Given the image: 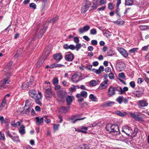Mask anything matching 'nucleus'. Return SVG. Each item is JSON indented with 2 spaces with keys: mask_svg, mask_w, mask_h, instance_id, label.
Listing matches in <instances>:
<instances>
[{
  "mask_svg": "<svg viewBox=\"0 0 149 149\" xmlns=\"http://www.w3.org/2000/svg\"><path fill=\"white\" fill-rule=\"evenodd\" d=\"M22 52L20 50H18L16 54L14 56V59L18 58L19 57L21 56Z\"/></svg>",
  "mask_w": 149,
  "mask_h": 149,
  "instance_id": "obj_32",
  "label": "nucleus"
},
{
  "mask_svg": "<svg viewBox=\"0 0 149 149\" xmlns=\"http://www.w3.org/2000/svg\"><path fill=\"white\" fill-rule=\"evenodd\" d=\"M117 91L120 93V94H123L124 93V91L120 87H118V90H117L116 91Z\"/></svg>",
  "mask_w": 149,
  "mask_h": 149,
  "instance_id": "obj_52",
  "label": "nucleus"
},
{
  "mask_svg": "<svg viewBox=\"0 0 149 149\" xmlns=\"http://www.w3.org/2000/svg\"><path fill=\"white\" fill-rule=\"evenodd\" d=\"M81 43H78L76 45V46H74V49H76L77 51H78L81 48Z\"/></svg>",
  "mask_w": 149,
  "mask_h": 149,
  "instance_id": "obj_38",
  "label": "nucleus"
},
{
  "mask_svg": "<svg viewBox=\"0 0 149 149\" xmlns=\"http://www.w3.org/2000/svg\"><path fill=\"white\" fill-rule=\"evenodd\" d=\"M130 116H131V117L134 118L135 120L136 119L137 115L138 114L136 115L134 113H130Z\"/></svg>",
  "mask_w": 149,
  "mask_h": 149,
  "instance_id": "obj_58",
  "label": "nucleus"
},
{
  "mask_svg": "<svg viewBox=\"0 0 149 149\" xmlns=\"http://www.w3.org/2000/svg\"><path fill=\"white\" fill-rule=\"evenodd\" d=\"M132 130L130 127L127 125L123 126L122 128V132L125 133L127 135L130 136Z\"/></svg>",
  "mask_w": 149,
  "mask_h": 149,
  "instance_id": "obj_7",
  "label": "nucleus"
},
{
  "mask_svg": "<svg viewBox=\"0 0 149 149\" xmlns=\"http://www.w3.org/2000/svg\"><path fill=\"white\" fill-rule=\"evenodd\" d=\"M13 64V63L12 61H10L7 64L6 66V68H8V69H10L12 68L11 65H12Z\"/></svg>",
  "mask_w": 149,
  "mask_h": 149,
  "instance_id": "obj_43",
  "label": "nucleus"
},
{
  "mask_svg": "<svg viewBox=\"0 0 149 149\" xmlns=\"http://www.w3.org/2000/svg\"><path fill=\"white\" fill-rule=\"evenodd\" d=\"M107 54V56H112L114 54L112 49H110L108 50Z\"/></svg>",
  "mask_w": 149,
  "mask_h": 149,
  "instance_id": "obj_39",
  "label": "nucleus"
},
{
  "mask_svg": "<svg viewBox=\"0 0 149 149\" xmlns=\"http://www.w3.org/2000/svg\"><path fill=\"white\" fill-rule=\"evenodd\" d=\"M135 120L139 122H143V118L141 117V116L139 115H137Z\"/></svg>",
  "mask_w": 149,
  "mask_h": 149,
  "instance_id": "obj_41",
  "label": "nucleus"
},
{
  "mask_svg": "<svg viewBox=\"0 0 149 149\" xmlns=\"http://www.w3.org/2000/svg\"><path fill=\"white\" fill-rule=\"evenodd\" d=\"M123 96H119L116 99V101L120 104H121L123 102Z\"/></svg>",
  "mask_w": 149,
  "mask_h": 149,
  "instance_id": "obj_40",
  "label": "nucleus"
},
{
  "mask_svg": "<svg viewBox=\"0 0 149 149\" xmlns=\"http://www.w3.org/2000/svg\"><path fill=\"white\" fill-rule=\"evenodd\" d=\"M53 57L55 60L58 61H60L63 58V56L61 53H56L54 54Z\"/></svg>",
  "mask_w": 149,
  "mask_h": 149,
  "instance_id": "obj_18",
  "label": "nucleus"
},
{
  "mask_svg": "<svg viewBox=\"0 0 149 149\" xmlns=\"http://www.w3.org/2000/svg\"><path fill=\"white\" fill-rule=\"evenodd\" d=\"M97 31L95 29H91L90 31V34L92 35H95L97 33Z\"/></svg>",
  "mask_w": 149,
  "mask_h": 149,
  "instance_id": "obj_42",
  "label": "nucleus"
},
{
  "mask_svg": "<svg viewBox=\"0 0 149 149\" xmlns=\"http://www.w3.org/2000/svg\"><path fill=\"white\" fill-rule=\"evenodd\" d=\"M90 29V27L88 25L84 26L83 27L79 29V32L80 33H82L84 32L88 31Z\"/></svg>",
  "mask_w": 149,
  "mask_h": 149,
  "instance_id": "obj_15",
  "label": "nucleus"
},
{
  "mask_svg": "<svg viewBox=\"0 0 149 149\" xmlns=\"http://www.w3.org/2000/svg\"><path fill=\"white\" fill-rule=\"evenodd\" d=\"M70 109V107H63L61 106L59 108V111L62 113H66Z\"/></svg>",
  "mask_w": 149,
  "mask_h": 149,
  "instance_id": "obj_16",
  "label": "nucleus"
},
{
  "mask_svg": "<svg viewBox=\"0 0 149 149\" xmlns=\"http://www.w3.org/2000/svg\"><path fill=\"white\" fill-rule=\"evenodd\" d=\"M98 0H93V6H91V7L93 8V10L96 9L98 7V3L97 2Z\"/></svg>",
  "mask_w": 149,
  "mask_h": 149,
  "instance_id": "obj_31",
  "label": "nucleus"
},
{
  "mask_svg": "<svg viewBox=\"0 0 149 149\" xmlns=\"http://www.w3.org/2000/svg\"><path fill=\"white\" fill-rule=\"evenodd\" d=\"M144 92V90L141 89V90H139L138 91H134L133 93L135 97H139L142 96Z\"/></svg>",
  "mask_w": 149,
  "mask_h": 149,
  "instance_id": "obj_12",
  "label": "nucleus"
},
{
  "mask_svg": "<svg viewBox=\"0 0 149 149\" xmlns=\"http://www.w3.org/2000/svg\"><path fill=\"white\" fill-rule=\"evenodd\" d=\"M78 149H89V148L87 144H84L81 145Z\"/></svg>",
  "mask_w": 149,
  "mask_h": 149,
  "instance_id": "obj_34",
  "label": "nucleus"
},
{
  "mask_svg": "<svg viewBox=\"0 0 149 149\" xmlns=\"http://www.w3.org/2000/svg\"><path fill=\"white\" fill-rule=\"evenodd\" d=\"M58 80L56 78H55L53 79L52 80V82L53 84L54 85H57L58 83Z\"/></svg>",
  "mask_w": 149,
  "mask_h": 149,
  "instance_id": "obj_47",
  "label": "nucleus"
},
{
  "mask_svg": "<svg viewBox=\"0 0 149 149\" xmlns=\"http://www.w3.org/2000/svg\"><path fill=\"white\" fill-rule=\"evenodd\" d=\"M138 49V48H134L130 49L129 52L130 53H135V52H136L137 50Z\"/></svg>",
  "mask_w": 149,
  "mask_h": 149,
  "instance_id": "obj_49",
  "label": "nucleus"
},
{
  "mask_svg": "<svg viewBox=\"0 0 149 149\" xmlns=\"http://www.w3.org/2000/svg\"><path fill=\"white\" fill-rule=\"evenodd\" d=\"M32 84L31 81L28 82L27 81H25L22 85L21 88L23 89L27 88Z\"/></svg>",
  "mask_w": 149,
  "mask_h": 149,
  "instance_id": "obj_19",
  "label": "nucleus"
},
{
  "mask_svg": "<svg viewBox=\"0 0 149 149\" xmlns=\"http://www.w3.org/2000/svg\"><path fill=\"white\" fill-rule=\"evenodd\" d=\"M44 121L47 123H49L51 122V120L49 119H47V116H46L44 117Z\"/></svg>",
  "mask_w": 149,
  "mask_h": 149,
  "instance_id": "obj_45",
  "label": "nucleus"
},
{
  "mask_svg": "<svg viewBox=\"0 0 149 149\" xmlns=\"http://www.w3.org/2000/svg\"><path fill=\"white\" fill-rule=\"evenodd\" d=\"M118 50L120 53L125 58H126L128 56V54L127 51L123 48L118 47Z\"/></svg>",
  "mask_w": 149,
  "mask_h": 149,
  "instance_id": "obj_10",
  "label": "nucleus"
},
{
  "mask_svg": "<svg viewBox=\"0 0 149 149\" xmlns=\"http://www.w3.org/2000/svg\"><path fill=\"white\" fill-rule=\"evenodd\" d=\"M10 80L8 78H5L1 80L0 81V88H7L8 86L7 84H10Z\"/></svg>",
  "mask_w": 149,
  "mask_h": 149,
  "instance_id": "obj_5",
  "label": "nucleus"
},
{
  "mask_svg": "<svg viewBox=\"0 0 149 149\" xmlns=\"http://www.w3.org/2000/svg\"><path fill=\"white\" fill-rule=\"evenodd\" d=\"M63 48L65 49H70L72 50H74V45L72 44L69 45L68 44H65L63 45Z\"/></svg>",
  "mask_w": 149,
  "mask_h": 149,
  "instance_id": "obj_22",
  "label": "nucleus"
},
{
  "mask_svg": "<svg viewBox=\"0 0 149 149\" xmlns=\"http://www.w3.org/2000/svg\"><path fill=\"white\" fill-rule=\"evenodd\" d=\"M132 131H133L132 130ZM138 131V129L137 128H135L134 130V132H133V131L131 132V134L130 136L133 137L135 136L137 132Z\"/></svg>",
  "mask_w": 149,
  "mask_h": 149,
  "instance_id": "obj_37",
  "label": "nucleus"
},
{
  "mask_svg": "<svg viewBox=\"0 0 149 149\" xmlns=\"http://www.w3.org/2000/svg\"><path fill=\"white\" fill-rule=\"evenodd\" d=\"M64 65L60 64H53L50 65V68L52 69L56 67H60L64 66Z\"/></svg>",
  "mask_w": 149,
  "mask_h": 149,
  "instance_id": "obj_30",
  "label": "nucleus"
},
{
  "mask_svg": "<svg viewBox=\"0 0 149 149\" xmlns=\"http://www.w3.org/2000/svg\"><path fill=\"white\" fill-rule=\"evenodd\" d=\"M118 76L119 77L123 79H125L126 77L125 74L123 72L120 73L118 74Z\"/></svg>",
  "mask_w": 149,
  "mask_h": 149,
  "instance_id": "obj_44",
  "label": "nucleus"
},
{
  "mask_svg": "<svg viewBox=\"0 0 149 149\" xmlns=\"http://www.w3.org/2000/svg\"><path fill=\"white\" fill-rule=\"evenodd\" d=\"M89 97L90 99H91L93 101H95L96 100V98L93 94H90L89 95Z\"/></svg>",
  "mask_w": 149,
  "mask_h": 149,
  "instance_id": "obj_46",
  "label": "nucleus"
},
{
  "mask_svg": "<svg viewBox=\"0 0 149 149\" xmlns=\"http://www.w3.org/2000/svg\"><path fill=\"white\" fill-rule=\"evenodd\" d=\"M118 87L110 86L108 88L107 94L109 96L111 97L115 95V91L118 90Z\"/></svg>",
  "mask_w": 149,
  "mask_h": 149,
  "instance_id": "obj_4",
  "label": "nucleus"
},
{
  "mask_svg": "<svg viewBox=\"0 0 149 149\" xmlns=\"http://www.w3.org/2000/svg\"><path fill=\"white\" fill-rule=\"evenodd\" d=\"M74 41L76 44L79 43V40L77 37H74Z\"/></svg>",
  "mask_w": 149,
  "mask_h": 149,
  "instance_id": "obj_56",
  "label": "nucleus"
},
{
  "mask_svg": "<svg viewBox=\"0 0 149 149\" xmlns=\"http://www.w3.org/2000/svg\"><path fill=\"white\" fill-rule=\"evenodd\" d=\"M115 113L118 115L120 116L123 117H124L127 114V113L124 112L123 113H122L119 111H115Z\"/></svg>",
  "mask_w": 149,
  "mask_h": 149,
  "instance_id": "obj_29",
  "label": "nucleus"
},
{
  "mask_svg": "<svg viewBox=\"0 0 149 149\" xmlns=\"http://www.w3.org/2000/svg\"><path fill=\"white\" fill-rule=\"evenodd\" d=\"M10 120L9 119L5 118L4 121V123L5 124L9 123Z\"/></svg>",
  "mask_w": 149,
  "mask_h": 149,
  "instance_id": "obj_62",
  "label": "nucleus"
},
{
  "mask_svg": "<svg viewBox=\"0 0 149 149\" xmlns=\"http://www.w3.org/2000/svg\"><path fill=\"white\" fill-rule=\"evenodd\" d=\"M15 142H19L20 140L19 137L17 136H12L11 138Z\"/></svg>",
  "mask_w": 149,
  "mask_h": 149,
  "instance_id": "obj_36",
  "label": "nucleus"
},
{
  "mask_svg": "<svg viewBox=\"0 0 149 149\" xmlns=\"http://www.w3.org/2000/svg\"><path fill=\"white\" fill-rule=\"evenodd\" d=\"M45 96L46 98L48 99H50L52 96V90H50L49 88L46 89V91H45Z\"/></svg>",
  "mask_w": 149,
  "mask_h": 149,
  "instance_id": "obj_17",
  "label": "nucleus"
},
{
  "mask_svg": "<svg viewBox=\"0 0 149 149\" xmlns=\"http://www.w3.org/2000/svg\"><path fill=\"white\" fill-rule=\"evenodd\" d=\"M81 77V73L79 72H76L72 76L71 80L72 82L76 83L82 79Z\"/></svg>",
  "mask_w": 149,
  "mask_h": 149,
  "instance_id": "obj_3",
  "label": "nucleus"
},
{
  "mask_svg": "<svg viewBox=\"0 0 149 149\" xmlns=\"http://www.w3.org/2000/svg\"><path fill=\"white\" fill-rule=\"evenodd\" d=\"M25 127L23 125H22L19 129V131L20 134L23 135L25 133Z\"/></svg>",
  "mask_w": 149,
  "mask_h": 149,
  "instance_id": "obj_25",
  "label": "nucleus"
},
{
  "mask_svg": "<svg viewBox=\"0 0 149 149\" xmlns=\"http://www.w3.org/2000/svg\"><path fill=\"white\" fill-rule=\"evenodd\" d=\"M58 97L62 99H63L65 98V93L61 90L58 91L57 92Z\"/></svg>",
  "mask_w": 149,
  "mask_h": 149,
  "instance_id": "obj_26",
  "label": "nucleus"
},
{
  "mask_svg": "<svg viewBox=\"0 0 149 149\" xmlns=\"http://www.w3.org/2000/svg\"><path fill=\"white\" fill-rule=\"evenodd\" d=\"M97 44V42L96 40H92L91 41V44L93 45H96Z\"/></svg>",
  "mask_w": 149,
  "mask_h": 149,
  "instance_id": "obj_55",
  "label": "nucleus"
},
{
  "mask_svg": "<svg viewBox=\"0 0 149 149\" xmlns=\"http://www.w3.org/2000/svg\"><path fill=\"white\" fill-rule=\"evenodd\" d=\"M129 85L132 88H134L135 86V83L134 81L130 82L129 83Z\"/></svg>",
  "mask_w": 149,
  "mask_h": 149,
  "instance_id": "obj_53",
  "label": "nucleus"
},
{
  "mask_svg": "<svg viewBox=\"0 0 149 149\" xmlns=\"http://www.w3.org/2000/svg\"><path fill=\"white\" fill-rule=\"evenodd\" d=\"M29 95L32 98H33L35 101V102L40 106L42 104L40 101L42 100V95L40 92L38 93L37 94L36 91L34 90H31L29 92Z\"/></svg>",
  "mask_w": 149,
  "mask_h": 149,
  "instance_id": "obj_1",
  "label": "nucleus"
},
{
  "mask_svg": "<svg viewBox=\"0 0 149 149\" xmlns=\"http://www.w3.org/2000/svg\"><path fill=\"white\" fill-rule=\"evenodd\" d=\"M47 29V27L44 25L42 27V29L40 30L38 35V38H41L45 33Z\"/></svg>",
  "mask_w": 149,
  "mask_h": 149,
  "instance_id": "obj_11",
  "label": "nucleus"
},
{
  "mask_svg": "<svg viewBox=\"0 0 149 149\" xmlns=\"http://www.w3.org/2000/svg\"><path fill=\"white\" fill-rule=\"evenodd\" d=\"M59 17L58 16H56L54 17L52 19H51L50 20V22L52 23L53 24L56 22L58 19Z\"/></svg>",
  "mask_w": 149,
  "mask_h": 149,
  "instance_id": "obj_35",
  "label": "nucleus"
},
{
  "mask_svg": "<svg viewBox=\"0 0 149 149\" xmlns=\"http://www.w3.org/2000/svg\"><path fill=\"white\" fill-rule=\"evenodd\" d=\"M44 117L40 118L39 117H37L36 118V124L37 125H39L42 123L44 120Z\"/></svg>",
  "mask_w": 149,
  "mask_h": 149,
  "instance_id": "obj_23",
  "label": "nucleus"
},
{
  "mask_svg": "<svg viewBox=\"0 0 149 149\" xmlns=\"http://www.w3.org/2000/svg\"><path fill=\"white\" fill-rule=\"evenodd\" d=\"M76 116H77V115H74L72 116L69 119V120H71V123H74L77 121L82 120L84 119L85 118H86L85 117V118H82L75 119V117Z\"/></svg>",
  "mask_w": 149,
  "mask_h": 149,
  "instance_id": "obj_20",
  "label": "nucleus"
},
{
  "mask_svg": "<svg viewBox=\"0 0 149 149\" xmlns=\"http://www.w3.org/2000/svg\"><path fill=\"white\" fill-rule=\"evenodd\" d=\"M6 134L7 136L11 138L12 136L11 135L10 132L8 130H7L6 132Z\"/></svg>",
  "mask_w": 149,
  "mask_h": 149,
  "instance_id": "obj_60",
  "label": "nucleus"
},
{
  "mask_svg": "<svg viewBox=\"0 0 149 149\" xmlns=\"http://www.w3.org/2000/svg\"><path fill=\"white\" fill-rule=\"evenodd\" d=\"M99 71H100V73L104 70V68L102 66H101L99 68Z\"/></svg>",
  "mask_w": 149,
  "mask_h": 149,
  "instance_id": "obj_64",
  "label": "nucleus"
},
{
  "mask_svg": "<svg viewBox=\"0 0 149 149\" xmlns=\"http://www.w3.org/2000/svg\"><path fill=\"white\" fill-rule=\"evenodd\" d=\"M87 96V92L84 91H81L80 93H77L76 96V97L77 98H81V97L84 98H86Z\"/></svg>",
  "mask_w": 149,
  "mask_h": 149,
  "instance_id": "obj_13",
  "label": "nucleus"
},
{
  "mask_svg": "<svg viewBox=\"0 0 149 149\" xmlns=\"http://www.w3.org/2000/svg\"><path fill=\"white\" fill-rule=\"evenodd\" d=\"M59 125V124H54L53 126V129L54 131L57 130L58 129V127Z\"/></svg>",
  "mask_w": 149,
  "mask_h": 149,
  "instance_id": "obj_59",
  "label": "nucleus"
},
{
  "mask_svg": "<svg viewBox=\"0 0 149 149\" xmlns=\"http://www.w3.org/2000/svg\"><path fill=\"white\" fill-rule=\"evenodd\" d=\"M108 79H106L100 84L99 87V88L100 89L102 90L106 88L108 85Z\"/></svg>",
  "mask_w": 149,
  "mask_h": 149,
  "instance_id": "obj_9",
  "label": "nucleus"
},
{
  "mask_svg": "<svg viewBox=\"0 0 149 149\" xmlns=\"http://www.w3.org/2000/svg\"><path fill=\"white\" fill-rule=\"evenodd\" d=\"M31 110V108L29 107L28 108H27L25 111V113L26 114H29Z\"/></svg>",
  "mask_w": 149,
  "mask_h": 149,
  "instance_id": "obj_57",
  "label": "nucleus"
},
{
  "mask_svg": "<svg viewBox=\"0 0 149 149\" xmlns=\"http://www.w3.org/2000/svg\"><path fill=\"white\" fill-rule=\"evenodd\" d=\"M105 128L109 133L112 134L117 135L120 134L118 127L116 124H107L106 125Z\"/></svg>",
  "mask_w": 149,
  "mask_h": 149,
  "instance_id": "obj_2",
  "label": "nucleus"
},
{
  "mask_svg": "<svg viewBox=\"0 0 149 149\" xmlns=\"http://www.w3.org/2000/svg\"><path fill=\"white\" fill-rule=\"evenodd\" d=\"M114 103L115 102H113L109 101L107 103V106L108 107H111Z\"/></svg>",
  "mask_w": 149,
  "mask_h": 149,
  "instance_id": "obj_51",
  "label": "nucleus"
},
{
  "mask_svg": "<svg viewBox=\"0 0 149 149\" xmlns=\"http://www.w3.org/2000/svg\"><path fill=\"white\" fill-rule=\"evenodd\" d=\"M84 2L85 5L82 6L81 11L82 13L84 14L87 11L90 6V2L87 0H85Z\"/></svg>",
  "mask_w": 149,
  "mask_h": 149,
  "instance_id": "obj_6",
  "label": "nucleus"
},
{
  "mask_svg": "<svg viewBox=\"0 0 149 149\" xmlns=\"http://www.w3.org/2000/svg\"><path fill=\"white\" fill-rule=\"evenodd\" d=\"M98 82V80H93L90 81L89 84L91 86H94L97 85Z\"/></svg>",
  "mask_w": 149,
  "mask_h": 149,
  "instance_id": "obj_27",
  "label": "nucleus"
},
{
  "mask_svg": "<svg viewBox=\"0 0 149 149\" xmlns=\"http://www.w3.org/2000/svg\"><path fill=\"white\" fill-rule=\"evenodd\" d=\"M134 0H125V4L126 6H131L133 4Z\"/></svg>",
  "mask_w": 149,
  "mask_h": 149,
  "instance_id": "obj_28",
  "label": "nucleus"
},
{
  "mask_svg": "<svg viewBox=\"0 0 149 149\" xmlns=\"http://www.w3.org/2000/svg\"><path fill=\"white\" fill-rule=\"evenodd\" d=\"M114 23L118 25H122L124 24V21L122 19H119L115 21Z\"/></svg>",
  "mask_w": 149,
  "mask_h": 149,
  "instance_id": "obj_33",
  "label": "nucleus"
},
{
  "mask_svg": "<svg viewBox=\"0 0 149 149\" xmlns=\"http://www.w3.org/2000/svg\"><path fill=\"white\" fill-rule=\"evenodd\" d=\"M100 3L102 5H104L106 3V0H100Z\"/></svg>",
  "mask_w": 149,
  "mask_h": 149,
  "instance_id": "obj_63",
  "label": "nucleus"
},
{
  "mask_svg": "<svg viewBox=\"0 0 149 149\" xmlns=\"http://www.w3.org/2000/svg\"><path fill=\"white\" fill-rule=\"evenodd\" d=\"M148 104L147 101L144 100H140L138 101V105L142 107H147Z\"/></svg>",
  "mask_w": 149,
  "mask_h": 149,
  "instance_id": "obj_14",
  "label": "nucleus"
},
{
  "mask_svg": "<svg viewBox=\"0 0 149 149\" xmlns=\"http://www.w3.org/2000/svg\"><path fill=\"white\" fill-rule=\"evenodd\" d=\"M74 58V54L71 53L70 52H68L65 53V59L66 61H71L73 60Z\"/></svg>",
  "mask_w": 149,
  "mask_h": 149,
  "instance_id": "obj_8",
  "label": "nucleus"
},
{
  "mask_svg": "<svg viewBox=\"0 0 149 149\" xmlns=\"http://www.w3.org/2000/svg\"><path fill=\"white\" fill-rule=\"evenodd\" d=\"M149 45L146 46H144L142 47L141 50L143 51H147L148 49Z\"/></svg>",
  "mask_w": 149,
  "mask_h": 149,
  "instance_id": "obj_50",
  "label": "nucleus"
},
{
  "mask_svg": "<svg viewBox=\"0 0 149 149\" xmlns=\"http://www.w3.org/2000/svg\"><path fill=\"white\" fill-rule=\"evenodd\" d=\"M109 78L111 79H113L114 78L113 74L112 72H110L109 74Z\"/></svg>",
  "mask_w": 149,
  "mask_h": 149,
  "instance_id": "obj_54",
  "label": "nucleus"
},
{
  "mask_svg": "<svg viewBox=\"0 0 149 149\" xmlns=\"http://www.w3.org/2000/svg\"><path fill=\"white\" fill-rule=\"evenodd\" d=\"M45 59L43 58H40L38 61L37 64L36 65V67L38 68L40 67L42 63L44 62Z\"/></svg>",
  "mask_w": 149,
  "mask_h": 149,
  "instance_id": "obj_24",
  "label": "nucleus"
},
{
  "mask_svg": "<svg viewBox=\"0 0 149 149\" xmlns=\"http://www.w3.org/2000/svg\"><path fill=\"white\" fill-rule=\"evenodd\" d=\"M73 97L68 95L66 99L67 105L69 106L71 104L73 101Z\"/></svg>",
  "mask_w": 149,
  "mask_h": 149,
  "instance_id": "obj_21",
  "label": "nucleus"
},
{
  "mask_svg": "<svg viewBox=\"0 0 149 149\" xmlns=\"http://www.w3.org/2000/svg\"><path fill=\"white\" fill-rule=\"evenodd\" d=\"M29 7L35 9L36 8V6L35 3H32L30 4Z\"/></svg>",
  "mask_w": 149,
  "mask_h": 149,
  "instance_id": "obj_48",
  "label": "nucleus"
},
{
  "mask_svg": "<svg viewBox=\"0 0 149 149\" xmlns=\"http://www.w3.org/2000/svg\"><path fill=\"white\" fill-rule=\"evenodd\" d=\"M5 138L4 135L3 134H2L0 132V139L4 140Z\"/></svg>",
  "mask_w": 149,
  "mask_h": 149,
  "instance_id": "obj_61",
  "label": "nucleus"
}]
</instances>
